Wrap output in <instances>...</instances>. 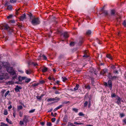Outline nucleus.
<instances>
[{"mask_svg":"<svg viewBox=\"0 0 126 126\" xmlns=\"http://www.w3.org/2000/svg\"><path fill=\"white\" fill-rule=\"evenodd\" d=\"M29 116L25 115L24 116V118L23 119V121L25 123H27L28 122H29Z\"/></svg>","mask_w":126,"mask_h":126,"instance_id":"nucleus-4","label":"nucleus"},{"mask_svg":"<svg viewBox=\"0 0 126 126\" xmlns=\"http://www.w3.org/2000/svg\"><path fill=\"white\" fill-rule=\"evenodd\" d=\"M42 57L43 59L45 60H47V58L46 57L44 54L42 55L41 54H40V55L39 56L38 58V59L39 60L41 59V57Z\"/></svg>","mask_w":126,"mask_h":126,"instance_id":"nucleus-5","label":"nucleus"},{"mask_svg":"<svg viewBox=\"0 0 126 126\" xmlns=\"http://www.w3.org/2000/svg\"><path fill=\"white\" fill-rule=\"evenodd\" d=\"M16 111L14 110L13 113V116L14 117V118H15L16 117Z\"/></svg>","mask_w":126,"mask_h":126,"instance_id":"nucleus-48","label":"nucleus"},{"mask_svg":"<svg viewBox=\"0 0 126 126\" xmlns=\"http://www.w3.org/2000/svg\"><path fill=\"white\" fill-rule=\"evenodd\" d=\"M35 109H34L31 110L29 111V113H33L35 111Z\"/></svg>","mask_w":126,"mask_h":126,"instance_id":"nucleus-36","label":"nucleus"},{"mask_svg":"<svg viewBox=\"0 0 126 126\" xmlns=\"http://www.w3.org/2000/svg\"><path fill=\"white\" fill-rule=\"evenodd\" d=\"M19 124L21 125H23L24 124L23 121H20L19 122Z\"/></svg>","mask_w":126,"mask_h":126,"instance_id":"nucleus-55","label":"nucleus"},{"mask_svg":"<svg viewBox=\"0 0 126 126\" xmlns=\"http://www.w3.org/2000/svg\"><path fill=\"white\" fill-rule=\"evenodd\" d=\"M27 77H21L20 76H19L18 77V79L19 82H22V80L25 79Z\"/></svg>","mask_w":126,"mask_h":126,"instance_id":"nucleus-9","label":"nucleus"},{"mask_svg":"<svg viewBox=\"0 0 126 126\" xmlns=\"http://www.w3.org/2000/svg\"><path fill=\"white\" fill-rule=\"evenodd\" d=\"M112 74L110 73H109L108 75V77L109 78V79H111L112 78Z\"/></svg>","mask_w":126,"mask_h":126,"instance_id":"nucleus-16","label":"nucleus"},{"mask_svg":"<svg viewBox=\"0 0 126 126\" xmlns=\"http://www.w3.org/2000/svg\"><path fill=\"white\" fill-rule=\"evenodd\" d=\"M63 106V105H61L58 107L57 108H56V109L57 110H58V109H60V108H62Z\"/></svg>","mask_w":126,"mask_h":126,"instance_id":"nucleus-45","label":"nucleus"},{"mask_svg":"<svg viewBox=\"0 0 126 126\" xmlns=\"http://www.w3.org/2000/svg\"><path fill=\"white\" fill-rule=\"evenodd\" d=\"M123 121V123H124L126 125V118L124 119Z\"/></svg>","mask_w":126,"mask_h":126,"instance_id":"nucleus-59","label":"nucleus"},{"mask_svg":"<svg viewBox=\"0 0 126 126\" xmlns=\"http://www.w3.org/2000/svg\"><path fill=\"white\" fill-rule=\"evenodd\" d=\"M120 115L121 118L123 117L125 115L123 113H120Z\"/></svg>","mask_w":126,"mask_h":126,"instance_id":"nucleus-56","label":"nucleus"},{"mask_svg":"<svg viewBox=\"0 0 126 126\" xmlns=\"http://www.w3.org/2000/svg\"><path fill=\"white\" fill-rule=\"evenodd\" d=\"M122 24L124 27H126V20L124 21Z\"/></svg>","mask_w":126,"mask_h":126,"instance_id":"nucleus-33","label":"nucleus"},{"mask_svg":"<svg viewBox=\"0 0 126 126\" xmlns=\"http://www.w3.org/2000/svg\"><path fill=\"white\" fill-rule=\"evenodd\" d=\"M52 124L50 122H47V125L48 126H51Z\"/></svg>","mask_w":126,"mask_h":126,"instance_id":"nucleus-50","label":"nucleus"},{"mask_svg":"<svg viewBox=\"0 0 126 126\" xmlns=\"http://www.w3.org/2000/svg\"><path fill=\"white\" fill-rule=\"evenodd\" d=\"M16 74H15V75L12 78V79L13 80H14L15 79H16L17 77V76Z\"/></svg>","mask_w":126,"mask_h":126,"instance_id":"nucleus-47","label":"nucleus"},{"mask_svg":"<svg viewBox=\"0 0 126 126\" xmlns=\"http://www.w3.org/2000/svg\"><path fill=\"white\" fill-rule=\"evenodd\" d=\"M60 98H58L57 97H56L54 98V100L55 101L54 102H57L58 101L60 100Z\"/></svg>","mask_w":126,"mask_h":126,"instance_id":"nucleus-19","label":"nucleus"},{"mask_svg":"<svg viewBox=\"0 0 126 126\" xmlns=\"http://www.w3.org/2000/svg\"><path fill=\"white\" fill-rule=\"evenodd\" d=\"M78 115L80 116H84V114H83V113L82 112H79V113Z\"/></svg>","mask_w":126,"mask_h":126,"instance_id":"nucleus-51","label":"nucleus"},{"mask_svg":"<svg viewBox=\"0 0 126 126\" xmlns=\"http://www.w3.org/2000/svg\"><path fill=\"white\" fill-rule=\"evenodd\" d=\"M62 79H63V82H65V81L67 80H68L65 77H62Z\"/></svg>","mask_w":126,"mask_h":126,"instance_id":"nucleus-31","label":"nucleus"},{"mask_svg":"<svg viewBox=\"0 0 126 126\" xmlns=\"http://www.w3.org/2000/svg\"><path fill=\"white\" fill-rule=\"evenodd\" d=\"M63 37L65 39H66L69 37V35L68 34V32H65L63 33Z\"/></svg>","mask_w":126,"mask_h":126,"instance_id":"nucleus-10","label":"nucleus"},{"mask_svg":"<svg viewBox=\"0 0 126 126\" xmlns=\"http://www.w3.org/2000/svg\"><path fill=\"white\" fill-rule=\"evenodd\" d=\"M40 82L41 84H43L45 82V81H44L42 80L40 81Z\"/></svg>","mask_w":126,"mask_h":126,"instance_id":"nucleus-63","label":"nucleus"},{"mask_svg":"<svg viewBox=\"0 0 126 126\" xmlns=\"http://www.w3.org/2000/svg\"><path fill=\"white\" fill-rule=\"evenodd\" d=\"M4 114L5 115H7L8 114V112L6 110H5L4 111Z\"/></svg>","mask_w":126,"mask_h":126,"instance_id":"nucleus-42","label":"nucleus"},{"mask_svg":"<svg viewBox=\"0 0 126 126\" xmlns=\"http://www.w3.org/2000/svg\"><path fill=\"white\" fill-rule=\"evenodd\" d=\"M88 52V51L87 50H85L84 51V55L83 56V57L88 58L89 57V55L87 54Z\"/></svg>","mask_w":126,"mask_h":126,"instance_id":"nucleus-12","label":"nucleus"},{"mask_svg":"<svg viewBox=\"0 0 126 126\" xmlns=\"http://www.w3.org/2000/svg\"><path fill=\"white\" fill-rule=\"evenodd\" d=\"M39 84L38 83H34L32 85V86L33 87H36Z\"/></svg>","mask_w":126,"mask_h":126,"instance_id":"nucleus-53","label":"nucleus"},{"mask_svg":"<svg viewBox=\"0 0 126 126\" xmlns=\"http://www.w3.org/2000/svg\"><path fill=\"white\" fill-rule=\"evenodd\" d=\"M26 19V15L25 14H23L19 18L20 20L21 21H23L24 19Z\"/></svg>","mask_w":126,"mask_h":126,"instance_id":"nucleus-7","label":"nucleus"},{"mask_svg":"<svg viewBox=\"0 0 126 126\" xmlns=\"http://www.w3.org/2000/svg\"><path fill=\"white\" fill-rule=\"evenodd\" d=\"M31 80V79L30 78L27 79H26L25 82L27 83H28Z\"/></svg>","mask_w":126,"mask_h":126,"instance_id":"nucleus-24","label":"nucleus"},{"mask_svg":"<svg viewBox=\"0 0 126 126\" xmlns=\"http://www.w3.org/2000/svg\"><path fill=\"white\" fill-rule=\"evenodd\" d=\"M13 16V15H10L9 16H7V18L8 19H10L12 18V17Z\"/></svg>","mask_w":126,"mask_h":126,"instance_id":"nucleus-34","label":"nucleus"},{"mask_svg":"<svg viewBox=\"0 0 126 126\" xmlns=\"http://www.w3.org/2000/svg\"><path fill=\"white\" fill-rule=\"evenodd\" d=\"M104 7H103L101 9V11H102V13H104L105 14V16H107L108 15V11L106 10H104Z\"/></svg>","mask_w":126,"mask_h":126,"instance_id":"nucleus-8","label":"nucleus"},{"mask_svg":"<svg viewBox=\"0 0 126 126\" xmlns=\"http://www.w3.org/2000/svg\"><path fill=\"white\" fill-rule=\"evenodd\" d=\"M1 29L6 30L9 33L11 34L13 32V30L12 29L10 28L7 24H4L3 26L0 27Z\"/></svg>","mask_w":126,"mask_h":126,"instance_id":"nucleus-2","label":"nucleus"},{"mask_svg":"<svg viewBox=\"0 0 126 126\" xmlns=\"http://www.w3.org/2000/svg\"><path fill=\"white\" fill-rule=\"evenodd\" d=\"M121 100V99L120 97H118L117 101L116 102V103L118 105H120V104L121 103L120 102Z\"/></svg>","mask_w":126,"mask_h":126,"instance_id":"nucleus-13","label":"nucleus"},{"mask_svg":"<svg viewBox=\"0 0 126 126\" xmlns=\"http://www.w3.org/2000/svg\"><path fill=\"white\" fill-rule=\"evenodd\" d=\"M63 57V55H61L59 56V58L60 59Z\"/></svg>","mask_w":126,"mask_h":126,"instance_id":"nucleus-64","label":"nucleus"},{"mask_svg":"<svg viewBox=\"0 0 126 126\" xmlns=\"http://www.w3.org/2000/svg\"><path fill=\"white\" fill-rule=\"evenodd\" d=\"M113 72L114 74H118V72L117 70H114L113 71Z\"/></svg>","mask_w":126,"mask_h":126,"instance_id":"nucleus-40","label":"nucleus"},{"mask_svg":"<svg viewBox=\"0 0 126 126\" xmlns=\"http://www.w3.org/2000/svg\"><path fill=\"white\" fill-rule=\"evenodd\" d=\"M12 7V6L11 5H9L8 6L7 9L8 10H11Z\"/></svg>","mask_w":126,"mask_h":126,"instance_id":"nucleus-25","label":"nucleus"},{"mask_svg":"<svg viewBox=\"0 0 126 126\" xmlns=\"http://www.w3.org/2000/svg\"><path fill=\"white\" fill-rule=\"evenodd\" d=\"M1 125L0 126H8L7 124L3 122L1 123Z\"/></svg>","mask_w":126,"mask_h":126,"instance_id":"nucleus-32","label":"nucleus"},{"mask_svg":"<svg viewBox=\"0 0 126 126\" xmlns=\"http://www.w3.org/2000/svg\"><path fill=\"white\" fill-rule=\"evenodd\" d=\"M7 70L11 75H14L16 74V72L15 70L11 67H8L7 68Z\"/></svg>","mask_w":126,"mask_h":126,"instance_id":"nucleus-3","label":"nucleus"},{"mask_svg":"<svg viewBox=\"0 0 126 126\" xmlns=\"http://www.w3.org/2000/svg\"><path fill=\"white\" fill-rule=\"evenodd\" d=\"M106 57L110 59L111 60H112V56H111V55L110 54H107L106 55Z\"/></svg>","mask_w":126,"mask_h":126,"instance_id":"nucleus-17","label":"nucleus"},{"mask_svg":"<svg viewBox=\"0 0 126 126\" xmlns=\"http://www.w3.org/2000/svg\"><path fill=\"white\" fill-rule=\"evenodd\" d=\"M74 44V43L73 42H71L70 44V45L71 46H73Z\"/></svg>","mask_w":126,"mask_h":126,"instance_id":"nucleus-61","label":"nucleus"},{"mask_svg":"<svg viewBox=\"0 0 126 126\" xmlns=\"http://www.w3.org/2000/svg\"><path fill=\"white\" fill-rule=\"evenodd\" d=\"M9 22L10 23H15V21L14 19L11 20L9 21Z\"/></svg>","mask_w":126,"mask_h":126,"instance_id":"nucleus-37","label":"nucleus"},{"mask_svg":"<svg viewBox=\"0 0 126 126\" xmlns=\"http://www.w3.org/2000/svg\"><path fill=\"white\" fill-rule=\"evenodd\" d=\"M28 15L30 17V21L33 25H36L40 24V21L39 17H35V16H32V14L31 13Z\"/></svg>","mask_w":126,"mask_h":126,"instance_id":"nucleus-1","label":"nucleus"},{"mask_svg":"<svg viewBox=\"0 0 126 126\" xmlns=\"http://www.w3.org/2000/svg\"><path fill=\"white\" fill-rule=\"evenodd\" d=\"M110 68L114 70L116 68V67L114 65H112L110 66Z\"/></svg>","mask_w":126,"mask_h":126,"instance_id":"nucleus-26","label":"nucleus"},{"mask_svg":"<svg viewBox=\"0 0 126 126\" xmlns=\"http://www.w3.org/2000/svg\"><path fill=\"white\" fill-rule=\"evenodd\" d=\"M67 117L66 115H65L63 120V121L64 122H67Z\"/></svg>","mask_w":126,"mask_h":126,"instance_id":"nucleus-14","label":"nucleus"},{"mask_svg":"<svg viewBox=\"0 0 126 126\" xmlns=\"http://www.w3.org/2000/svg\"><path fill=\"white\" fill-rule=\"evenodd\" d=\"M17 109L19 110H21L23 108V107L21 105H19L17 106Z\"/></svg>","mask_w":126,"mask_h":126,"instance_id":"nucleus-27","label":"nucleus"},{"mask_svg":"<svg viewBox=\"0 0 126 126\" xmlns=\"http://www.w3.org/2000/svg\"><path fill=\"white\" fill-rule=\"evenodd\" d=\"M32 72V71L31 69H29V70H26V72L27 74H31Z\"/></svg>","mask_w":126,"mask_h":126,"instance_id":"nucleus-15","label":"nucleus"},{"mask_svg":"<svg viewBox=\"0 0 126 126\" xmlns=\"http://www.w3.org/2000/svg\"><path fill=\"white\" fill-rule=\"evenodd\" d=\"M91 32H92L91 30H88L87 31L86 34L87 35H89L91 34Z\"/></svg>","mask_w":126,"mask_h":126,"instance_id":"nucleus-21","label":"nucleus"},{"mask_svg":"<svg viewBox=\"0 0 126 126\" xmlns=\"http://www.w3.org/2000/svg\"><path fill=\"white\" fill-rule=\"evenodd\" d=\"M84 87L85 88L87 89L90 90L91 89V87L90 86L89 84H87V85H86L84 86Z\"/></svg>","mask_w":126,"mask_h":126,"instance_id":"nucleus-20","label":"nucleus"},{"mask_svg":"<svg viewBox=\"0 0 126 126\" xmlns=\"http://www.w3.org/2000/svg\"><path fill=\"white\" fill-rule=\"evenodd\" d=\"M108 87L110 88V89L112 88V84H108Z\"/></svg>","mask_w":126,"mask_h":126,"instance_id":"nucleus-35","label":"nucleus"},{"mask_svg":"<svg viewBox=\"0 0 126 126\" xmlns=\"http://www.w3.org/2000/svg\"><path fill=\"white\" fill-rule=\"evenodd\" d=\"M70 102L69 101H64L63 103V104H67L68 103H69Z\"/></svg>","mask_w":126,"mask_h":126,"instance_id":"nucleus-58","label":"nucleus"},{"mask_svg":"<svg viewBox=\"0 0 126 126\" xmlns=\"http://www.w3.org/2000/svg\"><path fill=\"white\" fill-rule=\"evenodd\" d=\"M8 84L9 85L13 84H14V82L12 81H10L8 82Z\"/></svg>","mask_w":126,"mask_h":126,"instance_id":"nucleus-38","label":"nucleus"},{"mask_svg":"<svg viewBox=\"0 0 126 126\" xmlns=\"http://www.w3.org/2000/svg\"><path fill=\"white\" fill-rule=\"evenodd\" d=\"M73 110L74 111L76 112H78V110L75 108H74L73 109Z\"/></svg>","mask_w":126,"mask_h":126,"instance_id":"nucleus-57","label":"nucleus"},{"mask_svg":"<svg viewBox=\"0 0 126 126\" xmlns=\"http://www.w3.org/2000/svg\"><path fill=\"white\" fill-rule=\"evenodd\" d=\"M116 96V95L115 93H113L112 94H111V97H115Z\"/></svg>","mask_w":126,"mask_h":126,"instance_id":"nucleus-54","label":"nucleus"},{"mask_svg":"<svg viewBox=\"0 0 126 126\" xmlns=\"http://www.w3.org/2000/svg\"><path fill=\"white\" fill-rule=\"evenodd\" d=\"M48 70L47 68L46 67H44L43 69H42V71L43 72H47Z\"/></svg>","mask_w":126,"mask_h":126,"instance_id":"nucleus-18","label":"nucleus"},{"mask_svg":"<svg viewBox=\"0 0 126 126\" xmlns=\"http://www.w3.org/2000/svg\"><path fill=\"white\" fill-rule=\"evenodd\" d=\"M55 120L56 118H53L51 119V121L53 122H54L55 121Z\"/></svg>","mask_w":126,"mask_h":126,"instance_id":"nucleus-60","label":"nucleus"},{"mask_svg":"<svg viewBox=\"0 0 126 126\" xmlns=\"http://www.w3.org/2000/svg\"><path fill=\"white\" fill-rule=\"evenodd\" d=\"M115 14V10H112L111 11V15H114Z\"/></svg>","mask_w":126,"mask_h":126,"instance_id":"nucleus-28","label":"nucleus"},{"mask_svg":"<svg viewBox=\"0 0 126 126\" xmlns=\"http://www.w3.org/2000/svg\"><path fill=\"white\" fill-rule=\"evenodd\" d=\"M19 116L21 117H22L23 114V113L21 111H20L19 112Z\"/></svg>","mask_w":126,"mask_h":126,"instance_id":"nucleus-39","label":"nucleus"},{"mask_svg":"<svg viewBox=\"0 0 126 126\" xmlns=\"http://www.w3.org/2000/svg\"><path fill=\"white\" fill-rule=\"evenodd\" d=\"M79 87V85L78 84H76V86L74 88V90L75 91H76V90H77L78 89V88Z\"/></svg>","mask_w":126,"mask_h":126,"instance_id":"nucleus-22","label":"nucleus"},{"mask_svg":"<svg viewBox=\"0 0 126 126\" xmlns=\"http://www.w3.org/2000/svg\"><path fill=\"white\" fill-rule=\"evenodd\" d=\"M107 71V70L106 68L104 69L101 71L100 73V74L102 75H103L106 73Z\"/></svg>","mask_w":126,"mask_h":126,"instance_id":"nucleus-11","label":"nucleus"},{"mask_svg":"<svg viewBox=\"0 0 126 126\" xmlns=\"http://www.w3.org/2000/svg\"><path fill=\"white\" fill-rule=\"evenodd\" d=\"M88 104V102L87 101H86L85 102V103H84V107H85L87 106Z\"/></svg>","mask_w":126,"mask_h":126,"instance_id":"nucleus-46","label":"nucleus"},{"mask_svg":"<svg viewBox=\"0 0 126 126\" xmlns=\"http://www.w3.org/2000/svg\"><path fill=\"white\" fill-rule=\"evenodd\" d=\"M55 94H59L60 93V92L59 91H56L55 92Z\"/></svg>","mask_w":126,"mask_h":126,"instance_id":"nucleus-62","label":"nucleus"},{"mask_svg":"<svg viewBox=\"0 0 126 126\" xmlns=\"http://www.w3.org/2000/svg\"><path fill=\"white\" fill-rule=\"evenodd\" d=\"M118 77L116 76H114L112 77V78L111 80H113L114 79H116V78H118Z\"/></svg>","mask_w":126,"mask_h":126,"instance_id":"nucleus-29","label":"nucleus"},{"mask_svg":"<svg viewBox=\"0 0 126 126\" xmlns=\"http://www.w3.org/2000/svg\"><path fill=\"white\" fill-rule=\"evenodd\" d=\"M22 89V87L20 86H19L17 85L16 86V87L15 88V91L17 92H19L20 91L19 90Z\"/></svg>","mask_w":126,"mask_h":126,"instance_id":"nucleus-6","label":"nucleus"},{"mask_svg":"<svg viewBox=\"0 0 126 126\" xmlns=\"http://www.w3.org/2000/svg\"><path fill=\"white\" fill-rule=\"evenodd\" d=\"M54 101V98H48L47 100V101L48 102Z\"/></svg>","mask_w":126,"mask_h":126,"instance_id":"nucleus-30","label":"nucleus"},{"mask_svg":"<svg viewBox=\"0 0 126 126\" xmlns=\"http://www.w3.org/2000/svg\"><path fill=\"white\" fill-rule=\"evenodd\" d=\"M20 9V8H19L17 10L16 9V15H17L18 13V11H19Z\"/></svg>","mask_w":126,"mask_h":126,"instance_id":"nucleus-49","label":"nucleus"},{"mask_svg":"<svg viewBox=\"0 0 126 126\" xmlns=\"http://www.w3.org/2000/svg\"><path fill=\"white\" fill-rule=\"evenodd\" d=\"M10 91H7L4 95L5 97H6L7 95L9 93Z\"/></svg>","mask_w":126,"mask_h":126,"instance_id":"nucleus-41","label":"nucleus"},{"mask_svg":"<svg viewBox=\"0 0 126 126\" xmlns=\"http://www.w3.org/2000/svg\"><path fill=\"white\" fill-rule=\"evenodd\" d=\"M16 1V0H10V2L12 3H14Z\"/></svg>","mask_w":126,"mask_h":126,"instance_id":"nucleus-43","label":"nucleus"},{"mask_svg":"<svg viewBox=\"0 0 126 126\" xmlns=\"http://www.w3.org/2000/svg\"><path fill=\"white\" fill-rule=\"evenodd\" d=\"M6 120L7 122L8 123H9L10 124H12V121L8 119V118H6Z\"/></svg>","mask_w":126,"mask_h":126,"instance_id":"nucleus-23","label":"nucleus"},{"mask_svg":"<svg viewBox=\"0 0 126 126\" xmlns=\"http://www.w3.org/2000/svg\"><path fill=\"white\" fill-rule=\"evenodd\" d=\"M74 124H76V125H83L84 123H77V122H75L74 123Z\"/></svg>","mask_w":126,"mask_h":126,"instance_id":"nucleus-44","label":"nucleus"},{"mask_svg":"<svg viewBox=\"0 0 126 126\" xmlns=\"http://www.w3.org/2000/svg\"><path fill=\"white\" fill-rule=\"evenodd\" d=\"M37 99L41 100V96H37L36 97Z\"/></svg>","mask_w":126,"mask_h":126,"instance_id":"nucleus-52","label":"nucleus"}]
</instances>
